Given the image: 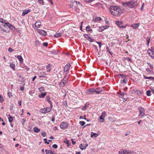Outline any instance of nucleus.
<instances>
[{"mask_svg": "<svg viewBox=\"0 0 154 154\" xmlns=\"http://www.w3.org/2000/svg\"><path fill=\"white\" fill-rule=\"evenodd\" d=\"M111 14L115 16H119L122 14V10L119 7L112 6L110 8Z\"/></svg>", "mask_w": 154, "mask_h": 154, "instance_id": "f257e3e1", "label": "nucleus"}, {"mask_svg": "<svg viewBox=\"0 0 154 154\" xmlns=\"http://www.w3.org/2000/svg\"><path fill=\"white\" fill-rule=\"evenodd\" d=\"M123 5L125 6H128L130 8H135L137 6V0H131L125 2L123 4Z\"/></svg>", "mask_w": 154, "mask_h": 154, "instance_id": "f03ea898", "label": "nucleus"}, {"mask_svg": "<svg viewBox=\"0 0 154 154\" xmlns=\"http://www.w3.org/2000/svg\"><path fill=\"white\" fill-rule=\"evenodd\" d=\"M135 152L129 150L124 149L119 151V154H134Z\"/></svg>", "mask_w": 154, "mask_h": 154, "instance_id": "7ed1b4c3", "label": "nucleus"}, {"mask_svg": "<svg viewBox=\"0 0 154 154\" xmlns=\"http://www.w3.org/2000/svg\"><path fill=\"white\" fill-rule=\"evenodd\" d=\"M51 111V108H49V107L41 109L40 110V112L42 113H48Z\"/></svg>", "mask_w": 154, "mask_h": 154, "instance_id": "20e7f679", "label": "nucleus"}, {"mask_svg": "<svg viewBox=\"0 0 154 154\" xmlns=\"http://www.w3.org/2000/svg\"><path fill=\"white\" fill-rule=\"evenodd\" d=\"M96 93V89L95 88H90L87 90L86 92L87 94H93Z\"/></svg>", "mask_w": 154, "mask_h": 154, "instance_id": "39448f33", "label": "nucleus"}, {"mask_svg": "<svg viewBox=\"0 0 154 154\" xmlns=\"http://www.w3.org/2000/svg\"><path fill=\"white\" fill-rule=\"evenodd\" d=\"M35 29L41 35L45 36L46 35H47L46 32L44 30H41L38 28L37 29L35 28Z\"/></svg>", "mask_w": 154, "mask_h": 154, "instance_id": "423d86ee", "label": "nucleus"}, {"mask_svg": "<svg viewBox=\"0 0 154 154\" xmlns=\"http://www.w3.org/2000/svg\"><path fill=\"white\" fill-rule=\"evenodd\" d=\"M138 109L140 113L139 115V116L142 117L145 114L144 109L143 108L140 107Z\"/></svg>", "mask_w": 154, "mask_h": 154, "instance_id": "0eeeda50", "label": "nucleus"}, {"mask_svg": "<svg viewBox=\"0 0 154 154\" xmlns=\"http://www.w3.org/2000/svg\"><path fill=\"white\" fill-rule=\"evenodd\" d=\"M38 74V76L40 77H45L46 75H47V74L45 72L40 70L39 71Z\"/></svg>", "mask_w": 154, "mask_h": 154, "instance_id": "6e6552de", "label": "nucleus"}, {"mask_svg": "<svg viewBox=\"0 0 154 154\" xmlns=\"http://www.w3.org/2000/svg\"><path fill=\"white\" fill-rule=\"evenodd\" d=\"M68 78L66 77H65L62 80L61 82L60 83V85L62 87L65 86V84L67 81Z\"/></svg>", "mask_w": 154, "mask_h": 154, "instance_id": "1a4fd4ad", "label": "nucleus"}, {"mask_svg": "<svg viewBox=\"0 0 154 154\" xmlns=\"http://www.w3.org/2000/svg\"><path fill=\"white\" fill-rule=\"evenodd\" d=\"M106 115V113L105 111H103L99 118V119L102 120L101 122H103L104 121V118Z\"/></svg>", "mask_w": 154, "mask_h": 154, "instance_id": "9d476101", "label": "nucleus"}, {"mask_svg": "<svg viewBox=\"0 0 154 154\" xmlns=\"http://www.w3.org/2000/svg\"><path fill=\"white\" fill-rule=\"evenodd\" d=\"M68 126V124L67 122H62L60 125V127L62 129L67 128Z\"/></svg>", "mask_w": 154, "mask_h": 154, "instance_id": "9b49d317", "label": "nucleus"}, {"mask_svg": "<svg viewBox=\"0 0 154 154\" xmlns=\"http://www.w3.org/2000/svg\"><path fill=\"white\" fill-rule=\"evenodd\" d=\"M148 54L151 57L154 58V52L150 49H148Z\"/></svg>", "mask_w": 154, "mask_h": 154, "instance_id": "f8f14e48", "label": "nucleus"}, {"mask_svg": "<svg viewBox=\"0 0 154 154\" xmlns=\"http://www.w3.org/2000/svg\"><path fill=\"white\" fill-rule=\"evenodd\" d=\"M71 65L70 64H67L65 66L64 70L65 72H67L70 69Z\"/></svg>", "mask_w": 154, "mask_h": 154, "instance_id": "ddd939ff", "label": "nucleus"}, {"mask_svg": "<svg viewBox=\"0 0 154 154\" xmlns=\"http://www.w3.org/2000/svg\"><path fill=\"white\" fill-rule=\"evenodd\" d=\"M140 25V23H135L131 25V26L134 29H137Z\"/></svg>", "mask_w": 154, "mask_h": 154, "instance_id": "4468645a", "label": "nucleus"}, {"mask_svg": "<svg viewBox=\"0 0 154 154\" xmlns=\"http://www.w3.org/2000/svg\"><path fill=\"white\" fill-rule=\"evenodd\" d=\"M103 90V88H99L96 89V94H98L101 92Z\"/></svg>", "mask_w": 154, "mask_h": 154, "instance_id": "2eb2a0df", "label": "nucleus"}, {"mask_svg": "<svg viewBox=\"0 0 154 154\" xmlns=\"http://www.w3.org/2000/svg\"><path fill=\"white\" fill-rule=\"evenodd\" d=\"M31 12L30 9H28V10H24L22 13V15L23 16H25L26 14H27L28 13Z\"/></svg>", "mask_w": 154, "mask_h": 154, "instance_id": "dca6fc26", "label": "nucleus"}, {"mask_svg": "<svg viewBox=\"0 0 154 154\" xmlns=\"http://www.w3.org/2000/svg\"><path fill=\"white\" fill-rule=\"evenodd\" d=\"M87 146H88V144L87 143L85 144V145L84 146H83V147H82V144H81L79 145V148L81 150H83V149H85Z\"/></svg>", "mask_w": 154, "mask_h": 154, "instance_id": "f3484780", "label": "nucleus"}, {"mask_svg": "<svg viewBox=\"0 0 154 154\" xmlns=\"http://www.w3.org/2000/svg\"><path fill=\"white\" fill-rule=\"evenodd\" d=\"M46 94H47V92H45L44 93H42L41 94H39V95H38V97L40 98H44L45 97V96Z\"/></svg>", "mask_w": 154, "mask_h": 154, "instance_id": "a211bd4d", "label": "nucleus"}, {"mask_svg": "<svg viewBox=\"0 0 154 154\" xmlns=\"http://www.w3.org/2000/svg\"><path fill=\"white\" fill-rule=\"evenodd\" d=\"M41 25V23L40 22H37L35 23V26L37 29V28L40 27Z\"/></svg>", "mask_w": 154, "mask_h": 154, "instance_id": "6ab92c4d", "label": "nucleus"}, {"mask_svg": "<svg viewBox=\"0 0 154 154\" xmlns=\"http://www.w3.org/2000/svg\"><path fill=\"white\" fill-rule=\"evenodd\" d=\"M124 94L123 93H122L121 92L119 94V96L120 97H121L123 98V101L124 102H125L126 101V99L123 98V97L124 96Z\"/></svg>", "mask_w": 154, "mask_h": 154, "instance_id": "aec40b11", "label": "nucleus"}, {"mask_svg": "<svg viewBox=\"0 0 154 154\" xmlns=\"http://www.w3.org/2000/svg\"><path fill=\"white\" fill-rule=\"evenodd\" d=\"M33 131L35 132L38 133L40 131V129H39L37 127H35L33 128Z\"/></svg>", "mask_w": 154, "mask_h": 154, "instance_id": "412c9836", "label": "nucleus"}, {"mask_svg": "<svg viewBox=\"0 0 154 154\" xmlns=\"http://www.w3.org/2000/svg\"><path fill=\"white\" fill-rule=\"evenodd\" d=\"M17 58L19 60V61L20 62V63H22L23 62V59L21 57V56L20 55H18L17 56Z\"/></svg>", "mask_w": 154, "mask_h": 154, "instance_id": "4be33fe9", "label": "nucleus"}, {"mask_svg": "<svg viewBox=\"0 0 154 154\" xmlns=\"http://www.w3.org/2000/svg\"><path fill=\"white\" fill-rule=\"evenodd\" d=\"M143 77L145 79H152L154 80V77H147L146 75H143Z\"/></svg>", "mask_w": 154, "mask_h": 154, "instance_id": "5701e85b", "label": "nucleus"}, {"mask_svg": "<svg viewBox=\"0 0 154 154\" xmlns=\"http://www.w3.org/2000/svg\"><path fill=\"white\" fill-rule=\"evenodd\" d=\"M61 35V34L60 32H57L56 34L54 35V36L58 38L60 37Z\"/></svg>", "mask_w": 154, "mask_h": 154, "instance_id": "b1692460", "label": "nucleus"}, {"mask_svg": "<svg viewBox=\"0 0 154 154\" xmlns=\"http://www.w3.org/2000/svg\"><path fill=\"white\" fill-rule=\"evenodd\" d=\"M51 66V64H48V65L46 66V68L47 69V71L48 72H50L51 70V69L50 68V67Z\"/></svg>", "mask_w": 154, "mask_h": 154, "instance_id": "393cba45", "label": "nucleus"}, {"mask_svg": "<svg viewBox=\"0 0 154 154\" xmlns=\"http://www.w3.org/2000/svg\"><path fill=\"white\" fill-rule=\"evenodd\" d=\"M40 42L38 40L36 41L35 42V45L36 47H40Z\"/></svg>", "mask_w": 154, "mask_h": 154, "instance_id": "a878e982", "label": "nucleus"}, {"mask_svg": "<svg viewBox=\"0 0 154 154\" xmlns=\"http://www.w3.org/2000/svg\"><path fill=\"white\" fill-rule=\"evenodd\" d=\"M91 135V137H96L98 136V134L96 133H92Z\"/></svg>", "mask_w": 154, "mask_h": 154, "instance_id": "bb28decb", "label": "nucleus"}, {"mask_svg": "<svg viewBox=\"0 0 154 154\" xmlns=\"http://www.w3.org/2000/svg\"><path fill=\"white\" fill-rule=\"evenodd\" d=\"M106 49L108 52L111 55H112L113 54V53L110 51V50L109 49V48L107 46L106 47Z\"/></svg>", "mask_w": 154, "mask_h": 154, "instance_id": "cd10ccee", "label": "nucleus"}, {"mask_svg": "<svg viewBox=\"0 0 154 154\" xmlns=\"http://www.w3.org/2000/svg\"><path fill=\"white\" fill-rule=\"evenodd\" d=\"M150 36H148L146 38V41L147 42V45L148 46L149 45V42L150 40Z\"/></svg>", "mask_w": 154, "mask_h": 154, "instance_id": "c85d7f7f", "label": "nucleus"}, {"mask_svg": "<svg viewBox=\"0 0 154 154\" xmlns=\"http://www.w3.org/2000/svg\"><path fill=\"white\" fill-rule=\"evenodd\" d=\"M58 51L57 50H53L51 51V53L54 54H57L58 53Z\"/></svg>", "mask_w": 154, "mask_h": 154, "instance_id": "c756f323", "label": "nucleus"}, {"mask_svg": "<svg viewBox=\"0 0 154 154\" xmlns=\"http://www.w3.org/2000/svg\"><path fill=\"white\" fill-rule=\"evenodd\" d=\"M46 100L48 101L49 103H51L52 101L50 100L51 98L49 96H47L46 97Z\"/></svg>", "mask_w": 154, "mask_h": 154, "instance_id": "7c9ffc66", "label": "nucleus"}, {"mask_svg": "<svg viewBox=\"0 0 154 154\" xmlns=\"http://www.w3.org/2000/svg\"><path fill=\"white\" fill-rule=\"evenodd\" d=\"M86 30L88 32L92 31V29L91 28L90 26H88L86 27Z\"/></svg>", "mask_w": 154, "mask_h": 154, "instance_id": "2f4dec72", "label": "nucleus"}, {"mask_svg": "<svg viewBox=\"0 0 154 154\" xmlns=\"http://www.w3.org/2000/svg\"><path fill=\"white\" fill-rule=\"evenodd\" d=\"M10 67L13 70L15 69V64L12 63L10 64Z\"/></svg>", "mask_w": 154, "mask_h": 154, "instance_id": "473e14b6", "label": "nucleus"}, {"mask_svg": "<svg viewBox=\"0 0 154 154\" xmlns=\"http://www.w3.org/2000/svg\"><path fill=\"white\" fill-rule=\"evenodd\" d=\"M64 143L66 144L68 147H69L71 145V143H69V141L67 140L64 141Z\"/></svg>", "mask_w": 154, "mask_h": 154, "instance_id": "72a5a7b5", "label": "nucleus"}, {"mask_svg": "<svg viewBox=\"0 0 154 154\" xmlns=\"http://www.w3.org/2000/svg\"><path fill=\"white\" fill-rule=\"evenodd\" d=\"M38 90L39 91L42 92V91H45V89L43 87H41L40 88H39Z\"/></svg>", "mask_w": 154, "mask_h": 154, "instance_id": "f704fd0d", "label": "nucleus"}, {"mask_svg": "<svg viewBox=\"0 0 154 154\" xmlns=\"http://www.w3.org/2000/svg\"><path fill=\"white\" fill-rule=\"evenodd\" d=\"M74 6L75 7H76V5H75V2H73L70 5V8H72Z\"/></svg>", "mask_w": 154, "mask_h": 154, "instance_id": "c9c22d12", "label": "nucleus"}, {"mask_svg": "<svg viewBox=\"0 0 154 154\" xmlns=\"http://www.w3.org/2000/svg\"><path fill=\"white\" fill-rule=\"evenodd\" d=\"M151 91L148 90L146 92V94L147 96H150L151 95Z\"/></svg>", "mask_w": 154, "mask_h": 154, "instance_id": "e433bc0d", "label": "nucleus"}, {"mask_svg": "<svg viewBox=\"0 0 154 154\" xmlns=\"http://www.w3.org/2000/svg\"><path fill=\"white\" fill-rule=\"evenodd\" d=\"M38 2L42 5H44L43 0H38Z\"/></svg>", "mask_w": 154, "mask_h": 154, "instance_id": "4c0bfd02", "label": "nucleus"}, {"mask_svg": "<svg viewBox=\"0 0 154 154\" xmlns=\"http://www.w3.org/2000/svg\"><path fill=\"white\" fill-rule=\"evenodd\" d=\"M125 59L128 60V61H129L131 62H132V59L130 57H125Z\"/></svg>", "mask_w": 154, "mask_h": 154, "instance_id": "58836bf2", "label": "nucleus"}, {"mask_svg": "<svg viewBox=\"0 0 154 154\" xmlns=\"http://www.w3.org/2000/svg\"><path fill=\"white\" fill-rule=\"evenodd\" d=\"M22 68L24 69H26L27 71H29L30 69V68L26 66H24L22 67Z\"/></svg>", "mask_w": 154, "mask_h": 154, "instance_id": "ea45409f", "label": "nucleus"}, {"mask_svg": "<svg viewBox=\"0 0 154 154\" xmlns=\"http://www.w3.org/2000/svg\"><path fill=\"white\" fill-rule=\"evenodd\" d=\"M104 30V29H103V26L99 27V28L98 29V30L99 32H102Z\"/></svg>", "mask_w": 154, "mask_h": 154, "instance_id": "a19ab883", "label": "nucleus"}, {"mask_svg": "<svg viewBox=\"0 0 154 154\" xmlns=\"http://www.w3.org/2000/svg\"><path fill=\"white\" fill-rule=\"evenodd\" d=\"M79 123L82 126H84L85 123V122L83 121H80Z\"/></svg>", "mask_w": 154, "mask_h": 154, "instance_id": "79ce46f5", "label": "nucleus"}, {"mask_svg": "<svg viewBox=\"0 0 154 154\" xmlns=\"http://www.w3.org/2000/svg\"><path fill=\"white\" fill-rule=\"evenodd\" d=\"M74 2H75V5H76L75 8H77L76 6L77 5H80V3L79 2L75 1H74Z\"/></svg>", "mask_w": 154, "mask_h": 154, "instance_id": "37998d69", "label": "nucleus"}, {"mask_svg": "<svg viewBox=\"0 0 154 154\" xmlns=\"http://www.w3.org/2000/svg\"><path fill=\"white\" fill-rule=\"evenodd\" d=\"M8 119L9 122H12L13 120V118L12 116H11L10 117H9Z\"/></svg>", "mask_w": 154, "mask_h": 154, "instance_id": "c03bdc74", "label": "nucleus"}, {"mask_svg": "<svg viewBox=\"0 0 154 154\" xmlns=\"http://www.w3.org/2000/svg\"><path fill=\"white\" fill-rule=\"evenodd\" d=\"M136 92L137 93V94H138V95H140L142 94L141 91H140L139 90H136Z\"/></svg>", "mask_w": 154, "mask_h": 154, "instance_id": "a18cd8bd", "label": "nucleus"}, {"mask_svg": "<svg viewBox=\"0 0 154 154\" xmlns=\"http://www.w3.org/2000/svg\"><path fill=\"white\" fill-rule=\"evenodd\" d=\"M9 28L11 30H15V27L12 25H11Z\"/></svg>", "mask_w": 154, "mask_h": 154, "instance_id": "49530a36", "label": "nucleus"}, {"mask_svg": "<svg viewBox=\"0 0 154 154\" xmlns=\"http://www.w3.org/2000/svg\"><path fill=\"white\" fill-rule=\"evenodd\" d=\"M102 20L101 17H97L95 19V21L101 20Z\"/></svg>", "mask_w": 154, "mask_h": 154, "instance_id": "de8ad7c7", "label": "nucleus"}, {"mask_svg": "<svg viewBox=\"0 0 154 154\" xmlns=\"http://www.w3.org/2000/svg\"><path fill=\"white\" fill-rule=\"evenodd\" d=\"M117 22V24L118 26L119 27V26H121L122 25L121 24L122 23V22H120L119 21H118Z\"/></svg>", "mask_w": 154, "mask_h": 154, "instance_id": "09e8293b", "label": "nucleus"}, {"mask_svg": "<svg viewBox=\"0 0 154 154\" xmlns=\"http://www.w3.org/2000/svg\"><path fill=\"white\" fill-rule=\"evenodd\" d=\"M88 38V39L90 42H92L94 41L93 39V38H92L90 36Z\"/></svg>", "mask_w": 154, "mask_h": 154, "instance_id": "8fccbe9b", "label": "nucleus"}, {"mask_svg": "<svg viewBox=\"0 0 154 154\" xmlns=\"http://www.w3.org/2000/svg\"><path fill=\"white\" fill-rule=\"evenodd\" d=\"M48 45V43L46 42H44L43 43V45L45 47H47Z\"/></svg>", "mask_w": 154, "mask_h": 154, "instance_id": "3c124183", "label": "nucleus"}, {"mask_svg": "<svg viewBox=\"0 0 154 154\" xmlns=\"http://www.w3.org/2000/svg\"><path fill=\"white\" fill-rule=\"evenodd\" d=\"M9 97L10 98L11 97V96L12 97V93L11 92H8L7 93Z\"/></svg>", "mask_w": 154, "mask_h": 154, "instance_id": "603ef678", "label": "nucleus"}, {"mask_svg": "<svg viewBox=\"0 0 154 154\" xmlns=\"http://www.w3.org/2000/svg\"><path fill=\"white\" fill-rule=\"evenodd\" d=\"M96 42L99 45V48L100 49L101 46V43L100 42Z\"/></svg>", "mask_w": 154, "mask_h": 154, "instance_id": "864d4df0", "label": "nucleus"}, {"mask_svg": "<svg viewBox=\"0 0 154 154\" xmlns=\"http://www.w3.org/2000/svg\"><path fill=\"white\" fill-rule=\"evenodd\" d=\"M146 70L148 72H149V73H151V72H153V71L150 70V69L147 68L146 69Z\"/></svg>", "mask_w": 154, "mask_h": 154, "instance_id": "5fc2aeb1", "label": "nucleus"}, {"mask_svg": "<svg viewBox=\"0 0 154 154\" xmlns=\"http://www.w3.org/2000/svg\"><path fill=\"white\" fill-rule=\"evenodd\" d=\"M83 35L85 38H87V39H88V37H90L89 36H88V34H84Z\"/></svg>", "mask_w": 154, "mask_h": 154, "instance_id": "6e6d98bb", "label": "nucleus"}, {"mask_svg": "<svg viewBox=\"0 0 154 154\" xmlns=\"http://www.w3.org/2000/svg\"><path fill=\"white\" fill-rule=\"evenodd\" d=\"M41 134L44 137H45L46 136V133L45 132L43 131V132L41 133Z\"/></svg>", "mask_w": 154, "mask_h": 154, "instance_id": "4d7b16f0", "label": "nucleus"}, {"mask_svg": "<svg viewBox=\"0 0 154 154\" xmlns=\"http://www.w3.org/2000/svg\"><path fill=\"white\" fill-rule=\"evenodd\" d=\"M6 21L3 19L0 18V22L2 23H4V22H5Z\"/></svg>", "mask_w": 154, "mask_h": 154, "instance_id": "13d9d810", "label": "nucleus"}, {"mask_svg": "<svg viewBox=\"0 0 154 154\" xmlns=\"http://www.w3.org/2000/svg\"><path fill=\"white\" fill-rule=\"evenodd\" d=\"M52 147L56 149L57 148L58 146L56 144H54L52 145Z\"/></svg>", "mask_w": 154, "mask_h": 154, "instance_id": "bf43d9fd", "label": "nucleus"}, {"mask_svg": "<svg viewBox=\"0 0 154 154\" xmlns=\"http://www.w3.org/2000/svg\"><path fill=\"white\" fill-rule=\"evenodd\" d=\"M51 150H48V149H46L45 150V151L46 154H48V153H50V152H51Z\"/></svg>", "mask_w": 154, "mask_h": 154, "instance_id": "052dcab7", "label": "nucleus"}, {"mask_svg": "<svg viewBox=\"0 0 154 154\" xmlns=\"http://www.w3.org/2000/svg\"><path fill=\"white\" fill-rule=\"evenodd\" d=\"M4 100V99L2 97V96L0 98V102L2 103V102H3Z\"/></svg>", "mask_w": 154, "mask_h": 154, "instance_id": "680f3d73", "label": "nucleus"}, {"mask_svg": "<svg viewBox=\"0 0 154 154\" xmlns=\"http://www.w3.org/2000/svg\"><path fill=\"white\" fill-rule=\"evenodd\" d=\"M5 24L6 25H7V26H8L9 28V27L11 25V24L10 23H9L8 22V23H5Z\"/></svg>", "mask_w": 154, "mask_h": 154, "instance_id": "e2e57ef3", "label": "nucleus"}, {"mask_svg": "<svg viewBox=\"0 0 154 154\" xmlns=\"http://www.w3.org/2000/svg\"><path fill=\"white\" fill-rule=\"evenodd\" d=\"M128 82V80L125 79H123L122 81V82L125 83V84L127 83Z\"/></svg>", "mask_w": 154, "mask_h": 154, "instance_id": "0e129e2a", "label": "nucleus"}, {"mask_svg": "<svg viewBox=\"0 0 154 154\" xmlns=\"http://www.w3.org/2000/svg\"><path fill=\"white\" fill-rule=\"evenodd\" d=\"M92 46L94 48H95V50H96L97 51H98V50L97 47V46H96V45H92Z\"/></svg>", "mask_w": 154, "mask_h": 154, "instance_id": "69168bd1", "label": "nucleus"}, {"mask_svg": "<svg viewBox=\"0 0 154 154\" xmlns=\"http://www.w3.org/2000/svg\"><path fill=\"white\" fill-rule=\"evenodd\" d=\"M71 140L72 141V144L73 145H75V142L74 141V140L73 138L71 139Z\"/></svg>", "mask_w": 154, "mask_h": 154, "instance_id": "338daca9", "label": "nucleus"}, {"mask_svg": "<svg viewBox=\"0 0 154 154\" xmlns=\"http://www.w3.org/2000/svg\"><path fill=\"white\" fill-rule=\"evenodd\" d=\"M103 29H107L108 28H109V25L106 26H103Z\"/></svg>", "mask_w": 154, "mask_h": 154, "instance_id": "774afa93", "label": "nucleus"}]
</instances>
